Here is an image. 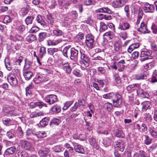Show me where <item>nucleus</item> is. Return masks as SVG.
<instances>
[{
	"label": "nucleus",
	"mask_w": 157,
	"mask_h": 157,
	"mask_svg": "<svg viewBox=\"0 0 157 157\" xmlns=\"http://www.w3.org/2000/svg\"><path fill=\"white\" fill-rule=\"evenodd\" d=\"M113 76L114 80L117 84H119L121 83V78L118 75H114Z\"/></svg>",
	"instance_id": "69168bd1"
},
{
	"label": "nucleus",
	"mask_w": 157,
	"mask_h": 157,
	"mask_svg": "<svg viewBox=\"0 0 157 157\" xmlns=\"http://www.w3.org/2000/svg\"><path fill=\"white\" fill-rule=\"evenodd\" d=\"M140 45L139 43H138L132 44L128 48V52L129 53H131L134 49L138 48Z\"/></svg>",
	"instance_id": "bb28decb"
},
{
	"label": "nucleus",
	"mask_w": 157,
	"mask_h": 157,
	"mask_svg": "<svg viewBox=\"0 0 157 157\" xmlns=\"http://www.w3.org/2000/svg\"><path fill=\"white\" fill-rule=\"evenodd\" d=\"M104 106L108 111H110L113 109V106L112 103L109 102L105 103Z\"/></svg>",
	"instance_id": "864d4df0"
},
{
	"label": "nucleus",
	"mask_w": 157,
	"mask_h": 157,
	"mask_svg": "<svg viewBox=\"0 0 157 157\" xmlns=\"http://www.w3.org/2000/svg\"><path fill=\"white\" fill-rule=\"evenodd\" d=\"M32 88V86L29 85V86L25 88L26 95L28 97V98H30L32 97V94L31 91Z\"/></svg>",
	"instance_id": "c9c22d12"
},
{
	"label": "nucleus",
	"mask_w": 157,
	"mask_h": 157,
	"mask_svg": "<svg viewBox=\"0 0 157 157\" xmlns=\"http://www.w3.org/2000/svg\"><path fill=\"white\" fill-rule=\"evenodd\" d=\"M148 81L151 83H155L157 82V75L154 74L149 79Z\"/></svg>",
	"instance_id": "4d7b16f0"
},
{
	"label": "nucleus",
	"mask_w": 157,
	"mask_h": 157,
	"mask_svg": "<svg viewBox=\"0 0 157 157\" xmlns=\"http://www.w3.org/2000/svg\"><path fill=\"white\" fill-rule=\"evenodd\" d=\"M107 29V26L104 22H101L100 23L99 31L100 32L104 31Z\"/></svg>",
	"instance_id": "c03bdc74"
},
{
	"label": "nucleus",
	"mask_w": 157,
	"mask_h": 157,
	"mask_svg": "<svg viewBox=\"0 0 157 157\" xmlns=\"http://www.w3.org/2000/svg\"><path fill=\"white\" fill-rule=\"evenodd\" d=\"M30 106L32 108L37 107L38 108H41L43 106L47 107L46 104H44L42 101H40L38 102H32L30 103Z\"/></svg>",
	"instance_id": "4468645a"
},
{
	"label": "nucleus",
	"mask_w": 157,
	"mask_h": 157,
	"mask_svg": "<svg viewBox=\"0 0 157 157\" xmlns=\"http://www.w3.org/2000/svg\"><path fill=\"white\" fill-rule=\"evenodd\" d=\"M50 151V147H44L39 150L38 153L40 156L46 157L48 155Z\"/></svg>",
	"instance_id": "f8f14e48"
},
{
	"label": "nucleus",
	"mask_w": 157,
	"mask_h": 157,
	"mask_svg": "<svg viewBox=\"0 0 157 157\" xmlns=\"http://www.w3.org/2000/svg\"><path fill=\"white\" fill-rule=\"evenodd\" d=\"M115 94L113 92L109 93L103 95V98L106 99H113Z\"/></svg>",
	"instance_id": "58836bf2"
},
{
	"label": "nucleus",
	"mask_w": 157,
	"mask_h": 157,
	"mask_svg": "<svg viewBox=\"0 0 157 157\" xmlns=\"http://www.w3.org/2000/svg\"><path fill=\"white\" fill-rule=\"evenodd\" d=\"M51 110L55 113H58L60 112L61 108L59 106L56 105L52 107Z\"/></svg>",
	"instance_id": "de8ad7c7"
},
{
	"label": "nucleus",
	"mask_w": 157,
	"mask_h": 157,
	"mask_svg": "<svg viewBox=\"0 0 157 157\" xmlns=\"http://www.w3.org/2000/svg\"><path fill=\"white\" fill-rule=\"evenodd\" d=\"M151 28L152 33L154 34H157V25H156L154 23H153Z\"/></svg>",
	"instance_id": "052dcab7"
},
{
	"label": "nucleus",
	"mask_w": 157,
	"mask_h": 157,
	"mask_svg": "<svg viewBox=\"0 0 157 157\" xmlns=\"http://www.w3.org/2000/svg\"><path fill=\"white\" fill-rule=\"evenodd\" d=\"M53 33L54 35L56 36L63 35V37H64L63 35L64 34V32L58 29L53 30Z\"/></svg>",
	"instance_id": "a19ab883"
},
{
	"label": "nucleus",
	"mask_w": 157,
	"mask_h": 157,
	"mask_svg": "<svg viewBox=\"0 0 157 157\" xmlns=\"http://www.w3.org/2000/svg\"><path fill=\"white\" fill-rule=\"evenodd\" d=\"M36 39V37L34 35L31 34L27 36L26 38V40L29 42H31Z\"/></svg>",
	"instance_id": "a18cd8bd"
},
{
	"label": "nucleus",
	"mask_w": 157,
	"mask_h": 157,
	"mask_svg": "<svg viewBox=\"0 0 157 157\" xmlns=\"http://www.w3.org/2000/svg\"><path fill=\"white\" fill-rule=\"evenodd\" d=\"M147 22L143 21L140 24V27L137 29V31L143 34L150 33L151 31L147 29Z\"/></svg>",
	"instance_id": "423d86ee"
},
{
	"label": "nucleus",
	"mask_w": 157,
	"mask_h": 157,
	"mask_svg": "<svg viewBox=\"0 0 157 157\" xmlns=\"http://www.w3.org/2000/svg\"><path fill=\"white\" fill-rule=\"evenodd\" d=\"M73 74L77 77H81L82 75V74L81 71L78 69L75 68L73 71Z\"/></svg>",
	"instance_id": "5fc2aeb1"
},
{
	"label": "nucleus",
	"mask_w": 157,
	"mask_h": 157,
	"mask_svg": "<svg viewBox=\"0 0 157 157\" xmlns=\"http://www.w3.org/2000/svg\"><path fill=\"white\" fill-rule=\"evenodd\" d=\"M144 136L145 139L144 140V144L146 145H149L151 144L152 142V139L151 138L148 136L144 135Z\"/></svg>",
	"instance_id": "ea45409f"
},
{
	"label": "nucleus",
	"mask_w": 157,
	"mask_h": 157,
	"mask_svg": "<svg viewBox=\"0 0 157 157\" xmlns=\"http://www.w3.org/2000/svg\"><path fill=\"white\" fill-rule=\"evenodd\" d=\"M49 121V117H45L43 118L40 122V124L42 127H44L48 125Z\"/></svg>",
	"instance_id": "7c9ffc66"
},
{
	"label": "nucleus",
	"mask_w": 157,
	"mask_h": 157,
	"mask_svg": "<svg viewBox=\"0 0 157 157\" xmlns=\"http://www.w3.org/2000/svg\"><path fill=\"white\" fill-rule=\"evenodd\" d=\"M103 65L104 67H99L97 68V70L99 73L102 75H105L106 73V70L105 68L107 67L109 70H110V68L107 65L106 63H103Z\"/></svg>",
	"instance_id": "5701e85b"
},
{
	"label": "nucleus",
	"mask_w": 157,
	"mask_h": 157,
	"mask_svg": "<svg viewBox=\"0 0 157 157\" xmlns=\"http://www.w3.org/2000/svg\"><path fill=\"white\" fill-rule=\"evenodd\" d=\"M126 2V0H116L113 2L112 5L114 8H119L123 6Z\"/></svg>",
	"instance_id": "ddd939ff"
},
{
	"label": "nucleus",
	"mask_w": 157,
	"mask_h": 157,
	"mask_svg": "<svg viewBox=\"0 0 157 157\" xmlns=\"http://www.w3.org/2000/svg\"><path fill=\"white\" fill-rule=\"evenodd\" d=\"M115 136L118 138H124V134L121 129H117L115 132Z\"/></svg>",
	"instance_id": "f704fd0d"
},
{
	"label": "nucleus",
	"mask_w": 157,
	"mask_h": 157,
	"mask_svg": "<svg viewBox=\"0 0 157 157\" xmlns=\"http://www.w3.org/2000/svg\"><path fill=\"white\" fill-rule=\"evenodd\" d=\"M78 47L71 48L70 51L69 57L71 60H74L77 59L78 56Z\"/></svg>",
	"instance_id": "20e7f679"
},
{
	"label": "nucleus",
	"mask_w": 157,
	"mask_h": 157,
	"mask_svg": "<svg viewBox=\"0 0 157 157\" xmlns=\"http://www.w3.org/2000/svg\"><path fill=\"white\" fill-rule=\"evenodd\" d=\"M71 47V46L69 45L65 47L63 49V55L66 58H68L69 57V54L70 53H68V51Z\"/></svg>",
	"instance_id": "2f4dec72"
},
{
	"label": "nucleus",
	"mask_w": 157,
	"mask_h": 157,
	"mask_svg": "<svg viewBox=\"0 0 157 157\" xmlns=\"http://www.w3.org/2000/svg\"><path fill=\"white\" fill-rule=\"evenodd\" d=\"M131 27L130 24L126 21H120L118 24V29L121 31H125L129 29Z\"/></svg>",
	"instance_id": "6e6552de"
},
{
	"label": "nucleus",
	"mask_w": 157,
	"mask_h": 157,
	"mask_svg": "<svg viewBox=\"0 0 157 157\" xmlns=\"http://www.w3.org/2000/svg\"><path fill=\"white\" fill-rule=\"evenodd\" d=\"M141 105L142 106L141 111L142 112H145L146 110L151 108V104L149 101H145L142 102Z\"/></svg>",
	"instance_id": "f3484780"
},
{
	"label": "nucleus",
	"mask_w": 157,
	"mask_h": 157,
	"mask_svg": "<svg viewBox=\"0 0 157 157\" xmlns=\"http://www.w3.org/2000/svg\"><path fill=\"white\" fill-rule=\"evenodd\" d=\"M5 63L6 68L8 71H10L12 68L10 63L8 60L6 61V60H5Z\"/></svg>",
	"instance_id": "338daca9"
},
{
	"label": "nucleus",
	"mask_w": 157,
	"mask_h": 157,
	"mask_svg": "<svg viewBox=\"0 0 157 157\" xmlns=\"http://www.w3.org/2000/svg\"><path fill=\"white\" fill-rule=\"evenodd\" d=\"M39 30V28L36 26H33L29 30L30 33H36Z\"/></svg>",
	"instance_id": "0e129e2a"
},
{
	"label": "nucleus",
	"mask_w": 157,
	"mask_h": 157,
	"mask_svg": "<svg viewBox=\"0 0 157 157\" xmlns=\"http://www.w3.org/2000/svg\"><path fill=\"white\" fill-rule=\"evenodd\" d=\"M45 75L38 73L33 79V81L36 84L46 80Z\"/></svg>",
	"instance_id": "9b49d317"
},
{
	"label": "nucleus",
	"mask_w": 157,
	"mask_h": 157,
	"mask_svg": "<svg viewBox=\"0 0 157 157\" xmlns=\"http://www.w3.org/2000/svg\"><path fill=\"white\" fill-rule=\"evenodd\" d=\"M23 74L24 77L26 81H29L33 77V73L31 69H23Z\"/></svg>",
	"instance_id": "1a4fd4ad"
},
{
	"label": "nucleus",
	"mask_w": 157,
	"mask_h": 157,
	"mask_svg": "<svg viewBox=\"0 0 157 157\" xmlns=\"http://www.w3.org/2000/svg\"><path fill=\"white\" fill-rule=\"evenodd\" d=\"M122 96L119 94H116L112 99L113 106L115 107H119L122 103Z\"/></svg>",
	"instance_id": "7ed1b4c3"
},
{
	"label": "nucleus",
	"mask_w": 157,
	"mask_h": 157,
	"mask_svg": "<svg viewBox=\"0 0 157 157\" xmlns=\"http://www.w3.org/2000/svg\"><path fill=\"white\" fill-rule=\"evenodd\" d=\"M36 21L38 23L40 24L42 26L44 27L46 26V24L44 20L40 15H39L37 16L36 18Z\"/></svg>",
	"instance_id": "b1692460"
},
{
	"label": "nucleus",
	"mask_w": 157,
	"mask_h": 157,
	"mask_svg": "<svg viewBox=\"0 0 157 157\" xmlns=\"http://www.w3.org/2000/svg\"><path fill=\"white\" fill-rule=\"evenodd\" d=\"M85 43L87 47L92 48L94 46V37L91 34L87 35L86 36Z\"/></svg>",
	"instance_id": "f257e3e1"
},
{
	"label": "nucleus",
	"mask_w": 157,
	"mask_h": 157,
	"mask_svg": "<svg viewBox=\"0 0 157 157\" xmlns=\"http://www.w3.org/2000/svg\"><path fill=\"white\" fill-rule=\"evenodd\" d=\"M46 133L43 131H39L35 133V137H36L37 140L39 141V138H43L46 136Z\"/></svg>",
	"instance_id": "c85d7f7f"
},
{
	"label": "nucleus",
	"mask_w": 157,
	"mask_h": 157,
	"mask_svg": "<svg viewBox=\"0 0 157 157\" xmlns=\"http://www.w3.org/2000/svg\"><path fill=\"white\" fill-rule=\"evenodd\" d=\"M111 140L108 138H107L104 141L103 144L105 147H107L111 144Z\"/></svg>",
	"instance_id": "774afa93"
},
{
	"label": "nucleus",
	"mask_w": 157,
	"mask_h": 157,
	"mask_svg": "<svg viewBox=\"0 0 157 157\" xmlns=\"http://www.w3.org/2000/svg\"><path fill=\"white\" fill-rule=\"evenodd\" d=\"M58 99L56 95L54 94H50L47 95L45 98L46 102L49 104L52 105L57 101Z\"/></svg>",
	"instance_id": "0eeeda50"
},
{
	"label": "nucleus",
	"mask_w": 157,
	"mask_h": 157,
	"mask_svg": "<svg viewBox=\"0 0 157 157\" xmlns=\"http://www.w3.org/2000/svg\"><path fill=\"white\" fill-rule=\"evenodd\" d=\"M15 146H13L7 148L5 151V154L6 155H9L14 154L16 151Z\"/></svg>",
	"instance_id": "412c9836"
},
{
	"label": "nucleus",
	"mask_w": 157,
	"mask_h": 157,
	"mask_svg": "<svg viewBox=\"0 0 157 157\" xmlns=\"http://www.w3.org/2000/svg\"><path fill=\"white\" fill-rule=\"evenodd\" d=\"M55 152H59L62 151L63 148L60 145H57L55 146L53 148Z\"/></svg>",
	"instance_id": "680f3d73"
},
{
	"label": "nucleus",
	"mask_w": 157,
	"mask_h": 157,
	"mask_svg": "<svg viewBox=\"0 0 157 157\" xmlns=\"http://www.w3.org/2000/svg\"><path fill=\"white\" fill-rule=\"evenodd\" d=\"M152 51L150 50H144L141 52L140 57H143L147 56H151V55L152 54Z\"/></svg>",
	"instance_id": "a878e982"
},
{
	"label": "nucleus",
	"mask_w": 157,
	"mask_h": 157,
	"mask_svg": "<svg viewBox=\"0 0 157 157\" xmlns=\"http://www.w3.org/2000/svg\"><path fill=\"white\" fill-rule=\"evenodd\" d=\"M20 144L22 149L26 151H31L32 150V144L28 141L22 140L20 141Z\"/></svg>",
	"instance_id": "39448f33"
},
{
	"label": "nucleus",
	"mask_w": 157,
	"mask_h": 157,
	"mask_svg": "<svg viewBox=\"0 0 157 157\" xmlns=\"http://www.w3.org/2000/svg\"><path fill=\"white\" fill-rule=\"evenodd\" d=\"M12 21V19L10 16L8 15L6 16L3 19V22L6 24H7L10 23Z\"/></svg>",
	"instance_id": "13d9d810"
},
{
	"label": "nucleus",
	"mask_w": 157,
	"mask_h": 157,
	"mask_svg": "<svg viewBox=\"0 0 157 157\" xmlns=\"http://www.w3.org/2000/svg\"><path fill=\"white\" fill-rule=\"evenodd\" d=\"M40 56L42 58L45 56L46 54V50L45 48L44 47H41L40 50Z\"/></svg>",
	"instance_id": "6e6d98bb"
},
{
	"label": "nucleus",
	"mask_w": 157,
	"mask_h": 157,
	"mask_svg": "<svg viewBox=\"0 0 157 157\" xmlns=\"http://www.w3.org/2000/svg\"><path fill=\"white\" fill-rule=\"evenodd\" d=\"M143 15V12L142 9L141 8H139L138 10L137 19L141 20L142 18Z\"/></svg>",
	"instance_id": "bf43d9fd"
},
{
	"label": "nucleus",
	"mask_w": 157,
	"mask_h": 157,
	"mask_svg": "<svg viewBox=\"0 0 157 157\" xmlns=\"http://www.w3.org/2000/svg\"><path fill=\"white\" fill-rule=\"evenodd\" d=\"M61 121L59 119L53 118L51 121L50 124V126L55 125H58L60 123Z\"/></svg>",
	"instance_id": "49530a36"
},
{
	"label": "nucleus",
	"mask_w": 157,
	"mask_h": 157,
	"mask_svg": "<svg viewBox=\"0 0 157 157\" xmlns=\"http://www.w3.org/2000/svg\"><path fill=\"white\" fill-rule=\"evenodd\" d=\"M8 82L10 85L13 87L16 86L18 84V81L16 76L12 73H10L7 78Z\"/></svg>",
	"instance_id": "f03ea898"
},
{
	"label": "nucleus",
	"mask_w": 157,
	"mask_h": 157,
	"mask_svg": "<svg viewBox=\"0 0 157 157\" xmlns=\"http://www.w3.org/2000/svg\"><path fill=\"white\" fill-rule=\"evenodd\" d=\"M115 145L116 148H117L118 150L121 151H123L124 148V142L121 140H119L116 142Z\"/></svg>",
	"instance_id": "4be33fe9"
},
{
	"label": "nucleus",
	"mask_w": 157,
	"mask_h": 157,
	"mask_svg": "<svg viewBox=\"0 0 157 157\" xmlns=\"http://www.w3.org/2000/svg\"><path fill=\"white\" fill-rule=\"evenodd\" d=\"M34 17L31 16H27L25 20V21L26 25H28L32 24Z\"/></svg>",
	"instance_id": "79ce46f5"
},
{
	"label": "nucleus",
	"mask_w": 157,
	"mask_h": 157,
	"mask_svg": "<svg viewBox=\"0 0 157 157\" xmlns=\"http://www.w3.org/2000/svg\"><path fill=\"white\" fill-rule=\"evenodd\" d=\"M3 123L7 126H9L13 124V121L9 118H5L2 119Z\"/></svg>",
	"instance_id": "72a5a7b5"
},
{
	"label": "nucleus",
	"mask_w": 157,
	"mask_h": 157,
	"mask_svg": "<svg viewBox=\"0 0 157 157\" xmlns=\"http://www.w3.org/2000/svg\"><path fill=\"white\" fill-rule=\"evenodd\" d=\"M35 133L31 129H28L26 132V135L27 136H29L30 137H28V139H31L33 140L38 141L36 137H35Z\"/></svg>",
	"instance_id": "2eb2a0df"
},
{
	"label": "nucleus",
	"mask_w": 157,
	"mask_h": 157,
	"mask_svg": "<svg viewBox=\"0 0 157 157\" xmlns=\"http://www.w3.org/2000/svg\"><path fill=\"white\" fill-rule=\"evenodd\" d=\"M60 66L67 73L70 74L71 73L72 68L68 63H62Z\"/></svg>",
	"instance_id": "a211bd4d"
},
{
	"label": "nucleus",
	"mask_w": 157,
	"mask_h": 157,
	"mask_svg": "<svg viewBox=\"0 0 157 157\" xmlns=\"http://www.w3.org/2000/svg\"><path fill=\"white\" fill-rule=\"evenodd\" d=\"M140 86V85L138 83L132 84L131 85L128 86L127 87V89L128 91H129L133 88H138Z\"/></svg>",
	"instance_id": "37998d69"
},
{
	"label": "nucleus",
	"mask_w": 157,
	"mask_h": 157,
	"mask_svg": "<svg viewBox=\"0 0 157 157\" xmlns=\"http://www.w3.org/2000/svg\"><path fill=\"white\" fill-rule=\"evenodd\" d=\"M38 41L41 42L44 40L47 37V33L45 32H41L39 34Z\"/></svg>",
	"instance_id": "4c0bfd02"
},
{
	"label": "nucleus",
	"mask_w": 157,
	"mask_h": 157,
	"mask_svg": "<svg viewBox=\"0 0 157 157\" xmlns=\"http://www.w3.org/2000/svg\"><path fill=\"white\" fill-rule=\"evenodd\" d=\"M33 62L32 59L25 58V64L23 68L31 69V66Z\"/></svg>",
	"instance_id": "aec40b11"
},
{
	"label": "nucleus",
	"mask_w": 157,
	"mask_h": 157,
	"mask_svg": "<svg viewBox=\"0 0 157 157\" xmlns=\"http://www.w3.org/2000/svg\"><path fill=\"white\" fill-rule=\"evenodd\" d=\"M75 151L78 153L84 154L85 151L83 146L80 144H75L74 145Z\"/></svg>",
	"instance_id": "dca6fc26"
},
{
	"label": "nucleus",
	"mask_w": 157,
	"mask_h": 157,
	"mask_svg": "<svg viewBox=\"0 0 157 157\" xmlns=\"http://www.w3.org/2000/svg\"><path fill=\"white\" fill-rule=\"evenodd\" d=\"M6 135L10 139H11L14 136V134L13 133L12 130H10L9 131L7 132Z\"/></svg>",
	"instance_id": "e2e57ef3"
},
{
	"label": "nucleus",
	"mask_w": 157,
	"mask_h": 157,
	"mask_svg": "<svg viewBox=\"0 0 157 157\" xmlns=\"http://www.w3.org/2000/svg\"><path fill=\"white\" fill-rule=\"evenodd\" d=\"M80 64L85 67H88L89 65V58L83 60H80Z\"/></svg>",
	"instance_id": "09e8293b"
},
{
	"label": "nucleus",
	"mask_w": 157,
	"mask_h": 157,
	"mask_svg": "<svg viewBox=\"0 0 157 157\" xmlns=\"http://www.w3.org/2000/svg\"><path fill=\"white\" fill-rule=\"evenodd\" d=\"M59 51V49L57 48H50L48 49V53L51 56L56 54V53Z\"/></svg>",
	"instance_id": "c756f323"
},
{
	"label": "nucleus",
	"mask_w": 157,
	"mask_h": 157,
	"mask_svg": "<svg viewBox=\"0 0 157 157\" xmlns=\"http://www.w3.org/2000/svg\"><path fill=\"white\" fill-rule=\"evenodd\" d=\"M114 49L116 52H119L121 51L122 46L117 41L115 42L113 45Z\"/></svg>",
	"instance_id": "473e14b6"
},
{
	"label": "nucleus",
	"mask_w": 157,
	"mask_h": 157,
	"mask_svg": "<svg viewBox=\"0 0 157 157\" xmlns=\"http://www.w3.org/2000/svg\"><path fill=\"white\" fill-rule=\"evenodd\" d=\"M29 12L28 9L26 8H23L20 11L21 16L24 17Z\"/></svg>",
	"instance_id": "8fccbe9b"
},
{
	"label": "nucleus",
	"mask_w": 157,
	"mask_h": 157,
	"mask_svg": "<svg viewBox=\"0 0 157 157\" xmlns=\"http://www.w3.org/2000/svg\"><path fill=\"white\" fill-rule=\"evenodd\" d=\"M148 130L149 134L151 137L157 139V131L151 127L149 128Z\"/></svg>",
	"instance_id": "393cba45"
},
{
	"label": "nucleus",
	"mask_w": 157,
	"mask_h": 157,
	"mask_svg": "<svg viewBox=\"0 0 157 157\" xmlns=\"http://www.w3.org/2000/svg\"><path fill=\"white\" fill-rule=\"evenodd\" d=\"M47 6L51 9L54 8L57 5V3L56 0H49L47 2Z\"/></svg>",
	"instance_id": "cd10ccee"
},
{
	"label": "nucleus",
	"mask_w": 157,
	"mask_h": 157,
	"mask_svg": "<svg viewBox=\"0 0 157 157\" xmlns=\"http://www.w3.org/2000/svg\"><path fill=\"white\" fill-rule=\"evenodd\" d=\"M135 78L137 80H142L146 78V75L144 74H140L135 76Z\"/></svg>",
	"instance_id": "3c124183"
},
{
	"label": "nucleus",
	"mask_w": 157,
	"mask_h": 157,
	"mask_svg": "<svg viewBox=\"0 0 157 157\" xmlns=\"http://www.w3.org/2000/svg\"><path fill=\"white\" fill-rule=\"evenodd\" d=\"M143 120L148 125L151 124L152 120L151 114L149 113H146L143 115Z\"/></svg>",
	"instance_id": "6ab92c4d"
},
{
	"label": "nucleus",
	"mask_w": 157,
	"mask_h": 157,
	"mask_svg": "<svg viewBox=\"0 0 157 157\" xmlns=\"http://www.w3.org/2000/svg\"><path fill=\"white\" fill-rule=\"evenodd\" d=\"M114 33L111 31H108L105 33L103 35L104 37L109 38V40L112 39L114 37Z\"/></svg>",
	"instance_id": "e433bc0d"
},
{
	"label": "nucleus",
	"mask_w": 157,
	"mask_h": 157,
	"mask_svg": "<svg viewBox=\"0 0 157 157\" xmlns=\"http://www.w3.org/2000/svg\"><path fill=\"white\" fill-rule=\"evenodd\" d=\"M73 103V101H66L64 104L63 108V110H67Z\"/></svg>",
	"instance_id": "603ef678"
},
{
	"label": "nucleus",
	"mask_w": 157,
	"mask_h": 157,
	"mask_svg": "<svg viewBox=\"0 0 157 157\" xmlns=\"http://www.w3.org/2000/svg\"><path fill=\"white\" fill-rule=\"evenodd\" d=\"M143 9L146 13H153L155 7L153 4H150L147 2H146L144 4Z\"/></svg>",
	"instance_id": "9d476101"
}]
</instances>
